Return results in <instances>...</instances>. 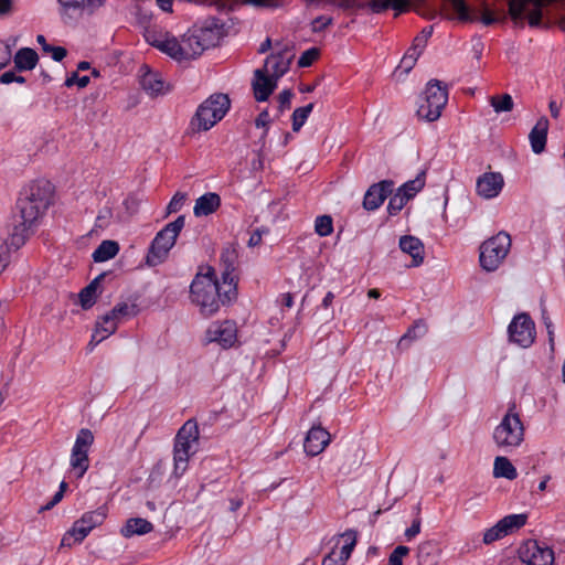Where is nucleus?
<instances>
[{"label":"nucleus","instance_id":"nucleus-41","mask_svg":"<svg viewBox=\"0 0 565 565\" xmlns=\"http://www.w3.org/2000/svg\"><path fill=\"white\" fill-rule=\"evenodd\" d=\"M504 534L502 532V529L500 527L499 523L497 522L494 525H492L489 529H486L482 532V543L484 545H490L497 541H500L504 539Z\"/></svg>","mask_w":565,"mask_h":565},{"label":"nucleus","instance_id":"nucleus-38","mask_svg":"<svg viewBox=\"0 0 565 565\" xmlns=\"http://www.w3.org/2000/svg\"><path fill=\"white\" fill-rule=\"evenodd\" d=\"M313 109V104L310 103L303 107L296 108L292 113V130L295 132H298L302 126L306 124L309 115L311 114Z\"/></svg>","mask_w":565,"mask_h":565},{"label":"nucleus","instance_id":"nucleus-34","mask_svg":"<svg viewBox=\"0 0 565 565\" xmlns=\"http://www.w3.org/2000/svg\"><path fill=\"white\" fill-rule=\"evenodd\" d=\"M119 252V245L115 241H103L94 250L93 258L97 263L107 262L114 258Z\"/></svg>","mask_w":565,"mask_h":565},{"label":"nucleus","instance_id":"nucleus-29","mask_svg":"<svg viewBox=\"0 0 565 565\" xmlns=\"http://www.w3.org/2000/svg\"><path fill=\"white\" fill-rule=\"evenodd\" d=\"M527 522L526 513L509 514L498 521L504 536L512 535L522 529Z\"/></svg>","mask_w":565,"mask_h":565},{"label":"nucleus","instance_id":"nucleus-16","mask_svg":"<svg viewBox=\"0 0 565 565\" xmlns=\"http://www.w3.org/2000/svg\"><path fill=\"white\" fill-rule=\"evenodd\" d=\"M209 342H215L224 349L237 342V326L234 321H216L210 324L205 333Z\"/></svg>","mask_w":565,"mask_h":565},{"label":"nucleus","instance_id":"nucleus-64","mask_svg":"<svg viewBox=\"0 0 565 565\" xmlns=\"http://www.w3.org/2000/svg\"><path fill=\"white\" fill-rule=\"evenodd\" d=\"M431 34H433V28L428 26V28L423 29V31L417 36H419L420 39L426 40V42H428V39L431 36Z\"/></svg>","mask_w":565,"mask_h":565},{"label":"nucleus","instance_id":"nucleus-32","mask_svg":"<svg viewBox=\"0 0 565 565\" xmlns=\"http://www.w3.org/2000/svg\"><path fill=\"white\" fill-rule=\"evenodd\" d=\"M181 54H183V61H186L200 56L205 50L200 42L193 39V35L188 32L181 39Z\"/></svg>","mask_w":565,"mask_h":565},{"label":"nucleus","instance_id":"nucleus-1","mask_svg":"<svg viewBox=\"0 0 565 565\" xmlns=\"http://www.w3.org/2000/svg\"><path fill=\"white\" fill-rule=\"evenodd\" d=\"M55 202V186L45 179L31 182L18 201L21 223L13 227L10 235L11 246L20 248L30 237L33 227L46 214Z\"/></svg>","mask_w":565,"mask_h":565},{"label":"nucleus","instance_id":"nucleus-2","mask_svg":"<svg viewBox=\"0 0 565 565\" xmlns=\"http://www.w3.org/2000/svg\"><path fill=\"white\" fill-rule=\"evenodd\" d=\"M237 297V281L235 276L226 270L222 280L215 277L211 267L199 271L190 286L191 302L199 308L204 317H212L222 306L228 305Z\"/></svg>","mask_w":565,"mask_h":565},{"label":"nucleus","instance_id":"nucleus-53","mask_svg":"<svg viewBox=\"0 0 565 565\" xmlns=\"http://www.w3.org/2000/svg\"><path fill=\"white\" fill-rule=\"evenodd\" d=\"M89 83L88 76H82L78 77L76 74H74L72 77L67 78L65 82L66 86H72L76 84L78 87L83 88L86 87Z\"/></svg>","mask_w":565,"mask_h":565},{"label":"nucleus","instance_id":"nucleus-24","mask_svg":"<svg viewBox=\"0 0 565 565\" xmlns=\"http://www.w3.org/2000/svg\"><path fill=\"white\" fill-rule=\"evenodd\" d=\"M118 320L109 312L103 316L97 322L92 334L89 345L92 349L110 337L117 329Z\"/></svg>","mask_w":565,"mask_h":565},{"label":"nucleus","instance_id":"nucleus-8","mask_svg":"<svg viewBox=\"0 0 565 565\" xmlns=\"http://www.w3.org/2000/svg\"><path fill=\"white\" fill-rule=\"evenodd\" d=\"M511 248V237L505 232L488 238L480 245L479 262L486 271L497 270L507 258Z\"/></svg>","mask_w":565,"mask_h":565},{"label":"nucleus","instance_id":"nucleus-33","mask_svg":"<svg viewBox=\"0 0 565 565\" xmlns=\"http://www.w3.org/2000/svg\"><path fill=\"white\" fill-rule=\"evenodd\" d=\"M438 550L431 542H424L417 548V559L419 565H436L438 562Z\"/></svg>","mask_w":565,"mask_h":565},{"label":"nucleus","instance_id":"nucleus-57","mask_svg":"<svg viewBox=\"0 0 565 565\" xmlns=\"http://www.w3.org/2000/svg\"><path fill=\"white\" fill-rule=\"evenodd\" d=\"M330 23H331V19L330 18L320 17V18H317L316 20H313L312 29H313V31H321L327 25H329Z\"/></svg>","mask_w":565,"mask_h":565},{"label":"nucleus","instance_id":"nucleus-20","mask_svg":"<svg viewBox=\"0 0 565 565\" xmlns=\"http://www.w3.org/2000/svg\"><path fill=\"white\" fill-rule=\"evenodd\" d=\"M189 32L193 35L204 50L215 46L221 38V29L214 22H206L202 25H194Z\"/></svg>","mask_w":565,"mask_h":565},{"label":"nucleus","instance_id":"nucleus-58","mask_svg":"<svg viewBox=\"0 0 565 565\" xmlns=\"http://www.w3.org/2000/svg\"><path fill=\"white\" fill-rule=\"evenodd\" d=\"M260 242H262V234L258 231H256L250 234L249 239H248V246H250V247L257 246L260 244Z\"/></svg>","mask_w":565,"mask_h":565},{"label":"nucleus","instance_id":"nucleus-60","mask_svg":"<svg viewBox=\"0 0 565 565\" xmlns=\"http://www.w3.org/2000/svg\"><path fill=\"white\" fill-rule=\"evenodd\" d=\"M156 1H157V4L160 7V9H162L163 11H166V12L172 11L173 0H156Z\"/></svg>","mask_w":565,"mask_h":565},{"label":"nucleus","instance_id":"nucleus-14","mask_svg":"<svg viewBox=\"0 0 565 565\" xmlns=\"http://www.w3.org/2000/svg\"><path fill=\"white\" fill-rule=\"evenodd\" d=\"M519 557L525 565H553L554 551L534 540L526 541L519 548Z\"/></svg>","mask_w":565,"mask_h":565},{"label":"nucleus","instance_id":"nucleus-55","mask_svg":"<svg viewBox=\"0 0 565 565\" xmlns=\"http://www.w3.org/2000/svg\"><path fill=\"white\" fill-rule=\"evenodd\" d=\"M427 42L426 40L420 39L419 36H416L413 41V45L409 51L414 52V54L420 55L426 47Z\"/></svg>","mask_w":565,"mask_h":565},{"label":"nucleus","instance_id":"nucleus-62","mask_svg":"<svg viewBox=\"0 0 565 565\" xmlns=\"http://www.w3.org/2000/svg\"><path fill=\"white\" fill-rule=\"evenodd\" d=\"M333 299H334L333 292L328 291L322 299V307L329 308L332 305Z\"/></svg>","mask_w":565,"mask_h":565},{"label":"nucleus","instance_id":"nucleus-25","mask_svg":"<svg viewBox=\"0 0 565 565\" xmlns=\"http://www.w3.org/2000/svg\"><path fill=\"white\" fill-rule=\"evenodd\" d=\"M550 122L546 117H541L534 127L532 128L529 139L531 143L532 151L534 153H542L546 146L547 140V131H548Z\"/></svg>","mask_w":565,"mask_h":565},{"label":"nucleus","instance_id":"nucleus-21","mask_svg":"<svg viewBox=\"0 0 565 565\" xmlns=\"http://www.w3.org/2000/svg\"><path fill=\"white\" fill-rule=\"evenodd\" d=\"M392 191L393 182L391 181H382L372 185L364 195L363 206L369 211L379 209Z\"/></svg>","mask_w":565,"mask_h":565},{"label":"nucleus","instance_id":"nucleus-17","mask_svg":"<svg viewBox=\"0 0 565 565\" xmlns=\"http://www.w3.org/2000/svg\"><path fill=\"white\" fill-rule=\"evenodd\" d=\"M145 38L150 45L157 47L177 61H183V54H181V41H178L174 36H170L168 33L161 31L147 30Z\"/></svg>","mask_w":565,"mask_h":565},{"label":"nucleus","instance_id":"nucleus-35","mask_svg":"<svg viewBox=\"0 0 565 565\" xmlns=\"http://www.w3.org/2000/svg\"><path fill=\"white\" fill-rule=\"evenodd\" d=\"M425 185V173L418 174L415 179L405 182L398 188V192L408 201L413 199Z\"/></svg>","mask_w":565,"mask_h":565},{"label":"nucleus","instance_id":"nucleus-46","mask_svg":"<svg viewBox=\"0 0 565 565\" xmlns=\"http://www.w3.org/2000/svg\"><path fill=\"white\" fill-rule=\"evenodd\" d=\"M294 94L290 89H285L278 95V110L282 114L286 109L290 108L291 98Z\"/></svg>","mask_w":565,"mask_h":565},{"label":"nucleus","instance_id":"nucleus-50","mask_svg":"<svg viewBox=\"0 0 565 565\" xmlns=\"http://www.w3.org/2000/svg\"><path fill=\"white\" fill-rule=\"evenodd\" d=\"M0 82L2 84H11L13 82L23 84L25 79L24 77L17 75L14 72L8 71L1 74Z\"/></svg>","mask_w":565,"mask_h":565},{"label":"nucleus","instance_id":"nucleus-30","mask_svg":"<svg viewBox=\"0 0 565 565\" xmlns=\"http://www.w3.org/2000/svg\"><path fill=\"white\" fill-rule=\"evenodd\" d=\"M493 477L514 480L518 477V471L509 458L498 456L493 462Z\"/></svg>","mask_w":565,"mask_h":565},{"label":"nucleus","instance_id":"nucleus-12","mask_svg":"<svg viewBox=\"0 0 565 565\" xmlns=\"http://www.w3.org/2000/svg\"><path fill=\"white\" fill-rule=\"evenodd\" d=\"M331 550L323 557L321 565H345L356 544V532L348 530L330 540Z\"/></svg>","mask_w":565,"mask_h":565},{"label":"nucleus","instance_id":"nucleus-44","mask_svg":"<svg viewBox=\"0 0 565 565\" xmlns=\"http://www.w3.org/2000/svg\"><path fill=\"white\" fill-rule=\"evenodd\" d=\"M409 554V548L405 545H398L393 550L388 557L387 565H403V559Z\"/></svg>","mask_w":565,"mask_h":565},{"label":"nucleus","instance_id":"nucleus-56","mask_svg":"<svg viewBox=\"0 0 565 565\" xmlns=\"http://www.w3.org/2000/svg\"><path fill=\"white\" fill-rule=\"evenodd\" d=\"M47 53H51L54 61L61 62L66 56V50L62 46H52Z\"/></svg>","mask_w":565,"mask_h":565},{"label":"nucleus","instance_id":"nucleus-11","mask_svg":"<svg viewBox=\"0 0 565 565\" xmlns=\"http://www.w3.org/2000/svg\"><path fill=\"white\" fill-rule=\"evenodd\" d=\"M448 102V93L437 81L427 84L424 99L420 103L417 114L427 121H435L441 116V111Z\"/></svg>","mask_w":565,"mask_h":565},{"label":"nucleus","instance_id":"nucleus-28","mask_svg":"<svg viewBox=\"0 0 565 565\" xmlns=\"http://www.w3.org/2000/svg\"><path fill=\"white\" fill-rule=\"evenodd\" d=\"M153 530V525L142 518H130L126 521L125 525L120 529L121 536L129 539L135 535H145Z\"/></svg>","mask_w":565,"mask_h":565},{"label":"nucleus","instance_id":"nucleus-36","mask_svg":"<svg viewBox=\"0 0 565 565\" xmlns=\"http://www.w3.org/2000/svg\"><path fill=\"white\" fill-rule=\"evenodd\" d=\"M99 279L100 277L95 278L79 292V302L84 309H88L95 303Z\"/></svg>","mask_w":565,"mask_h":565},{"label":"nucleus","instance_id":"nucleus-51","mask_svg":"<svg viewBox=\"0 0 565 565\" xmlns=\"http://www.w3.org/2000/svg\"><path fill=\"white\" fill-rule=\"evenodd\" d=\"M11 60V50L8 44L0 41V70L4 67Z\"/></svg>","mask_w":565,"mask_h":565},{"label":"nucleus","instance_id":"nucleus-19","mask_svg":"<svg viewBox=\"0 0 565 565\" xmlns=\"http://www.w3.org/2000/svg\"><path fill=\"white\" fill-rule=\"evenodd\" d=\"M504 185V179L500 172H486L477 179L476 190L479 196L490 200L497 198Z\"/></svg>","mask_w":565,"mask_h":565},{"label":"nucleus","instance_id":"nucleus-47","mask_svg":"<svg viewBox=\"0 0 565 565\" xmlns=\"http://www.w3.org/2000/svg\"><path fill=\"white\" fill-rule=\"evenodd\" d=\"M422 529V520L419 516H417L412 525L405 530L404 537L407 542H411L413 539H415L419 533Z\"/></svg>","mask_w":565,"mask_h":565},{"label":"nucleus","instance_id":"nucleus-54","mask_svg":"<svg viewBox=\"0 0 565 565\" xmlns=\"http://www.w3.org/2000/svg\"><path fill=\"white\" fill-rule=\"evenodd\" d=\"M129 306L127 303H119L109 312L114 315V317L119 321L120 317L127 316L129 313Z\"/></svg>","mask_w":565,"mask_h":565},{"label":"nucleus","instance_id":"nucleus-31","mask_svg":"<svg viewBox=\"0 0 565 565\" xmlns=\"http://www.w3.org/2000/svg\"><path fill=\"white\" fill-rule=\"evenodd\" d=\"M38 54L34 50L24 47L17 52L14 64L19 71H31L36 66Z\"/></svg>","mask_w":565,"mask_h":565},{"label":"nucleus","instance_id":"nucleus-39","mask_svg":"<svg viewBox=\"0 0 565 565\" xmlns=\"http://www.w3.org/2000/svg\"><path fill=\"white\" fill-rule=\"evenodd\" d=\"M427 331L426 324L422 321L415 322L407 332L401 338L399 345H404L407 341L416 340L423 337Z\"/></svg>","mask_w":565,"mask_h":565},{"label":"nucleus","instance_id":"nucleus-15","mask_svg":"<svg viewBox=\"0 0 565 565\" xmlns=\"http://www.w3.org/2000/svg\"><path fill=\"white\" fill-rule=\"evenodd\" d=\"M294 57L295 53L288 44L277 43L275 52L266 58L260 70L274 78L279 79L288 72Z\"/></svg>","mask_w":565,"mask_h":565},{"label":"nucleus","instance_id":"nucleus-49","mask_svg":"<svg viewBox=\"0 0 565 565\" xmlns=\"http://www.w3.org/2000/svg\"><path fill=\"white\" fill-rule=\"evenodd\" d=\"M318 54L319 53L316 49L306 51L298 61L299 66L306 67L311 65V63L318 57Z\"/></svg>","mask_w":565,"mask_h":565},{"label":"nucleus","instance_id":"nucleus-61","mask_svg":"<svg viewBox=\"0 0 565 565\" xmlns=\"http://www.w3.org/2000/svg\"><path fill=\"white\" fill-rule=\"evenodd\" d=\"M243 505V500L241 498H232L230 500V510L232 512L237 511Z\"/></svg>","mask_w":565,"mask_h":565},{"label":"nucleus","instance_id":"nucleus-5","mask_svg":"<svg viewBox=\"0 0 565 565\" xmlns=\"http://www.w3.org/2000/svg\"><path fill=\"white\" fill-rule=\"evenodd\" d=\"M199 427L196 422L189 419L178 430L173 446V475L182 477L189 467L190 458L199 448Z\"/></svg>","mask_w":565,"mask_h":565},{"label":"nucleus","instance_id":"nucleus-43","mask_svg":"<svg viewBox=\"0 0 565 565\" xmlns=\"http://www.w3.org/2000/svg\"><path fill=\"white\" fill-rule=\"evenodd\" d=\"M10 262V247L7 243V239L0 236V275L8 268Z\"/></svg>","mask_w":565,"mask_h":565},{"label":"nucleus","instance_id":"nucleus-26","mask_svg":"<svg viewBox=\"0 0 565 565\" xmlns=\"http://www.w3.org/2000/svg\"><path fill=\"white\" fill-rule=\"evenodd\" d=\"M140 83L142 88L151 96L163 95L170 90L169 84L157 72L147 71L141 76Z\"/></svg>","mask_w":565,"mask_h":565},{"label":"nucleus","instance_id":"nucleus-6","mask_svg":"<svg viewBox=\"0 0 565 565\" xmlns=\"http://www.w3.org/2000/svg\"><path fill=\"white\" fill-rule=\"evenodd\" d=\"M227 95L214 94L205 99L198 108L191 120V127L196 131H207L226 115L230 109Z\"/></svg>","mask_w":565,"mask_h":565},{"label":"nucleus","instance_id":"nucleus-63","mask_svg":"<svg viewBox=\"0 0 565 565\" xmlns=\"http://www.w3.org/2000/svg\"><path fill=\"white\" fill-rule=\"evenodd\" d=\"M36 41H38V43L42 46V49H43V51H44V52H47V51H49V49H51V45H50V44H47V42H46V40H45V36H44V35L39 34V35L36 36Z\"/></svg>","mask_w":565,"mask_h":565},{"label":"nucleus","instance_id":"nucleus-22","mask_svg":"<svg viewBox=\"0 0 565 565\" xmlns=\"http://www.w3.org/2000/svg\"><path fill=\"white\" fill-rule=\"evenodd\" d=\"M277 81L262 70H256L253 79L254 96L257 102H265L277 87Z\"/></svg>","mask_w":565,"mask_h":565},{"label":"nucleus","instance_id":"nucleus-42","mask_svg":"<svg viewBox=\"0 0 565 565\" xmlns=\"http://www.w3.org/2000/svg\"><path fill=\"white\" fill-rule=\"evenodd\" d=\"M408 202L407 199L403 196V193L398 191L390 199L387 204V211L391 215H396Z\"/></svg>","mask_w":565,"mask_h":565},{"label":"nucleus","instance_id":"nucleus-4","mask_svg":"<svg viewBox=\"0 0 565 565\" xmlns=\"http://www.w3.org/2000/svg\"><path fill=\"white\" fill-rule=\"evenodd\" d=\"M524 437L525 427L513 404L494 427L492 440L498 449L504 452H511L523 444Z\"/></svg>","mask_w":565,"mask_h":565},{"label":"nucleus","instance_id":"nucleus-40","mask_svg":"<svg viewBox=\"0 0 565 565\" xmlns=\"http://www.w3.org/2000/svg\"><path fill=\"white\" fill-rule=\"evenodd\" d=\"M315 231L319 236H329L333 232V222L331 216H318L315 221Z\"/></svg>","mask_w":565,"mask_h":565},{"label":"nucleus","instance_id":"nucleus-9","mask_svg":"<svg viewBox=\"0 0 565 565\" xmlns=\"http://www.w3.org/2000/svg\"><path fill=\"white\" fill-rule=\"evenodd\" d=\"M107 514L108 509L106 505H102L94 511L85 512L63 535L61 546L71 547L74 544L82 543L95 527L104 523Z\"/></svg>","mask_w":565,"mask_h":565},{"label":"nucleus","instance_id":"nucleus-59","mask_svg":"<svg viewBox=\"0 0 565 565\" xmlns=\"http://www.w3.org/2000/svg\"><path fill=\"white\" fill-rule=\"evenodd\" d=\"M550 113L553 118H557L561 113V106L556 100H551L548 104Z\"/></svg>","mask_w":565,"mask_h":565},{"label":"nucleus","instance_id":"nucleus-37","mask_svg":"<svg viewBox=\"0 0 565 565\" xmlns=\"http://www.w3.org/2000/svg\"><path fill=\"white\" fill-rule=\"evenodd\" d=\"M489 103L497 114L511 111L514 107V102L510 94L491 96Z\"/></svg>","mask_w":565,"mask_h":565},{"label":"nucleus","instance_id":"nucleus-7","mask_svg":"<svg viewBox=\"0 0 565 565\" xmlns=\"http://www.w3.org/2000/svg\"><path fill=\"white\" fill-rule=\"evenodd\" d=\"M184 224L185 218L181 215L157 233L146 256L147 265L157 266L166 260Z\"/></svg>","mask_w":565,"mask_h":565},{"label":"nucleus","instance_id":"nucleus-48","mask_svg":"<svg viewBox=\"0 0 565 565\" xmlns=\"http://www.w3.org/2000/svg\"><path fill=\"white\" fill-rule=\"evenodd\" d=\"M418 57H419V55L414 54V52L408 50L406 52V54L403 56V58L401 61V64H399V67L404 68L405 72L411 71L414 67V65H415V63H416Z\"/></svg>","mask_w":565,"mask_h":565},{"label":"nucleus","instance_id":"nucleus-3","mask_svg":"<svg viewBox=\"0 0 565 565\" xmlns=\"http://www.w3.org/2000/svg\"><path fill=\"white\" fill-rule=\"evenodd\" d=\"M313 3L319 0H306ZM408 0H371V8L375 12H381L388 8L403 10ZM451 9L460 20L469 19V10L463 0H449ZM509 13L515 21L526 19L532 26L537 25V0H509Z\"/></svg>","mask_w":565,"mask_h":565},{"label":"nucleus","instance_id":"nucleus-13","mask_svg":"<svg viewBox=\"0 0 565 565\" xmlns=\"http://www.w3.org/2000/svg\"><path fill=\"white\" fill-rule=\"evenodd\" d=\"M509 339L520 348H529L536 335L535 324L526 313L515 316L508 328Z\"/></svg>","mask_w":565,"mask_h":565},{"label":"nucleus","instance_id":"nucleus-18","mask_svg":"<svg viewBox=\"0 0 565 565\" xmlns=\"http://www.w3.org/2000/svg\"><path fill=\"white\" fill-rule=\"evenodd\" d=\"M331 434L320 424L313 425L306 434L303 451L307 456L316 457L322 454L331 444Z\"/></svg>","mask_w":565,"mask_h":565},{"label":"nucleus","instance_id":"nucleus-10","mask_svg":"<svg viewBox=\"0 0 565 565\" xmlns=\"http://www.w3.org/2000/svg\"><path fill=\"white\" fill-rule=\"evenodd\" d=\"M95 437L90 429L82 428L75 437L74 445L70 455L71 471L76 478H83L89 468V451L94 444Z\"/></svg>","mask_w":565,"mask_h":565},{"label":"nucleus","instance_id":"nucleus-45","mask_svg":"<svg viewBox=\"0 0 565 565\" xmlns=\"http://www.w3.org/2000/svg\"><path fill=\"white\" fill-rule=\"evenodd\" d=\"M186 195L184 193L177 192L170 200L167 206V212L169 214L179 212L184 205Z\"/></svg>","mask_w":565,"mask_h":565},{"label":"nucleus","instance_id":"nucleus-23","mask_svg":"<svg viewBox=\"0 0 565 565\" xmlns=\"http://www.w3.org/2000/svg\"><path fill=\"white\" fill-rule=\"evenodd\" d=\"M399 248L412 257L411 266L418 267L424 263L425 247L419 238L412 235L402 236L399 238Z\"/></svg>","mask_w":565,"mask_h":565},{"label":"nucleus","instance_id":"nucleus-52","mask_svg":"<svg viewBox=\"0 0 565 565\" xmlns=\"http://www.w3.org/2000/svg\"><path fill=\"white\" fill-rule=\"evenodd\" d=\"M270 121H271V119H270L269 113L267 110H263L256 118L255 125L257 128H264L265 134H266Z\"/></svg>","mask_w":565,"mask_h":565},{"label":"nucleus","instance_id":"nucleus-27","mask_svg":"<svg viewBox=\"0 0 565 565\" xmlns=\"http://www.w3.org/2000/svg\"><path fill=\"white\" fill-rule=\"evenodd\" d=\"M221 206V198L217 193L207 192L196 199L193 213L195 216H207Z\"/></svg>","mask_w":565,"mask_h":565}]
</instances>
